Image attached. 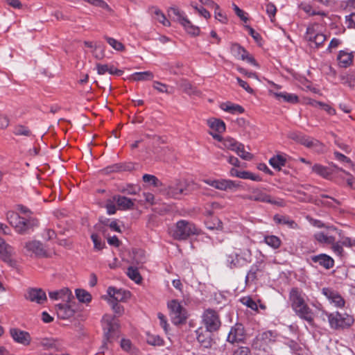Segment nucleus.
I'll return each instance as SVG.
<instances>
[{"label": "nucleus", "instance_id": "nucleus-17", "mask_svg": "<svg viewBox=\"0 0 355 355\" xmlns=\"http://www.w3.org/2000/svg\"><path fill=\"white\" fill-rule=\"evenodd\" d=\"M212 333L213 331H209L202 327H200L196 331V338L201 347L205 348L211 347L213 343Z\"/></svg>", "mask_w": 355, "mask_h": 355}, {"label": "nucleus", "instance_id": "nucleus-60", "mask_svg": "<svg viewBox=\"0 0 355 355\" xmlns=\"http://www.w3.org/2000/svg\"><path fill=\"white\" fill-rule=\"evenodd\" d=\"M334 155L335 159L336 160L339 161L340 162L347 163V164H349L353 166L352 161L349 157L345 156V155L339 153L338 151H334Z\"/></svg>", "mask_w": 355, "mask_h": 355}, {"label": "nucleus", "instance_id": "nucleus-7", "mask_svg": "<svg viewBox=\"0 0 355 355\" xmlns=\"http://www.w3.org/2000/svg\"><path fill=\"white\" fill-rule=\"evenodd\" d=\"M10 223L15 230L21 234L28 233L30 230L38 225V220L32 216L23 217L18 214L11 216Z\"/></svg>", "mask_w": 355, "mask_h": 355}, {"label": "nucleus", "instance_id": "nucleus-15", "mask_svg": "<svg viewBox=\"0 0 355 355\" xmlns=\"http://www.w3.org/2000/svg\"><path fill=\"white\" fill-rule=\"evenodd\" d=\"M26 253L31 256L45 257L46 252L44 248L43 244L39 241H28L24 245Z\"/></svg>", "mask_w": 355, "mask_h": 355}, {"label": "nucleus", "instance_id": "nucleus-2", "mask_svg": "<svg viewBox=\"0 0 355 355\" xmlns=\"http://www.w3.org/2000/svg\"><path fill=\"white\" fill-rule=\"evenodd\" d=\"M103 340L102 347L108 349L119 336V323L114 315H105L102 318Z\"/></svg>", "mask_w": 355, "mask_h": 355}, {"label": "nucleus", "instance_id": "nucleus-18", "mask_svg": "<svg viewBox=\"0 0 355 355\" xmlns=\"http://www.w3.org/2000/svg\"><path fill=\"white\" fill-rule=\"evenodd\" d=\"M10 334L12 339L17 343L27 346L31 343V337L30 334L27 331L17 328H12L10 330Z\"/></svg>", "mask_w": 355, "mask_h": 355}, {"label": "nucleus", "instance_id": "nucleus-51", "mask_svg": "<svg viewBox=\"0 0 355 355\" xmlns=\"http://www.w3.org/2000/svg\"><path fill=\"white\" fill-rule=\"evenodd\" d=\"M127 275L129 277L130 279H132L137 284H139L141 281V277L138 270L132 266L128 268Z\"/></svg>", "mask_w": 355, "mask_h": 355}, {"label": "nucleus", "instance_id": "nucleus-52", "mask_svg": "<svg viewBox=\"0 0 355 355\" xmlns=\"http://www.w3.org/2000/svg\"><path fill=\"white\" fill-rule=\"evenodd\" d=\"M205 225L207 229L211 230L222 229V223L217 218L205 221Z\"/></svg>", "mask_w": 355, "mask_h": 355}, {"label": "nucleus", "instance_id": "nucleus-19", "mask_svg": "<svg viewBox=\"0 0 355 355\" xmlns=\"http://www.w3.org/2000/svg\"><path fill=\"white\" fill-rule=\"evenodd\" d=\"M25 297L39 304H42L47 300L46 293L41 288H29Z\"/></svg>", "mask_w": 355, "mask_h": 355}, {"label": "nucleus", "instance_id": "nucleus-13", "mask_svg": "<svg viewBox=\"0 0 355 355\" xmlns=\"http://www.w3.org/2000/svg\"><path fill=\"white\" fill-rule=\"evenodd\" d=\"M322 295L328 300L330 304L337 308H342L345 304V301L339 293L332 288H323L321 291Z\"/></svg>", "mask_w": 355, "mask_h": 355}, {"label": "nucleus", "instance_id": "nucleus-63", "mask_svg": "<svg viewBox=\"0 0 355 355\" xmlns=\"http://www.w3.org/2000/svg\"><path fill=\"white\" fill-rule=\"evenodd\" d=\"M339 236L341 238L340 241L343 244V246H345L347 248L355 246V239L350 238L348 236H343V233L341 234V236Z\"/></svg>", "mask_w": 355, "mask_h": 355}, {"label": "nucleus", "instance_id": "nucleus-58", "mask_svg": "<svg viewBox=\"0 0 355 355\" xmlns=\"http://www.w3.org/2000/svg\"><path fill=\"white\" fill-rule=\"evenodd\" d=\"M241 302H242L243 304L245 305L246 306H248V308H250L251 309H252L254 311L258 310V306H257V302L250 297H243L241 300Z\"/></svg>", "mask_w": 355, "mask_h": 355}, {"label": "nucleus", "instance_id": "nucleus-3", "mask_svg": "<svg viewBox=\"0 0 355 355\" xmlns=\"http://www.w3.org/2000/svg\"><path fill=\"white\" fill-rule=\"evenodd\" d=\"M304 38L310 49L318 50L323 47L327 36L323 33L321 25L314 22L307 26Z\"/></svg>", "mask_w": 355, "mask_h": 355}, {"label": "nucleus", "instance_id": "nucleus-9", "mask_svg": "<svg viewBox=\"0 0 355 355\" xmlns=\"http://www.w3.org/2000/svg\"><path fill=\"white\" fill-rule=\"evenodd\" d=\"M196 234H198V230L193 223L185 220H180L177 222L173 232L175 239L184 240L189 236Z\"/></svg>", "mask_w": 355, "mask_h": 355}, {"label": "nucleus", "instance_id": "nucleus-36", "mask_svg": "<svg viewBox=\"0 0 355 355\" xmlns=\"http://www.w3.org/2000/svg\"><path fill=\"white\" fill-rule=\"evenodd\" d=\"M232 54L239 60H243L248 52L243 46L237 43L232 44L230 48Z\"/></svg>", "mask_w": 355, "mask_h": 355}, {"label": "nucleus", "instance_id": "nucleus-14", "mask_svg": "<svg viewBox=\"0 0 355 355\" xmlns=\"http://www.w3.org/2000/svg\"><path fill=\"white\" fill-rule=\"evenodd\" d=\"M188 193V185L187 182L184 181H178L168 186L166 190L168 196L175 199L180 198L182 195H187Z\"/></svg>", "mask_w": 355, "mask_h": 355}, {"label": "nucleus", "instance_id": "nucleus-44", "mask_svg": "<svg viewBox=\"0 0 355 355\" xmlns=\"http://www.w3.org/2000/svg\"><path fill=\"white\" fill-rule=\"evenodd\" d=\"M153 17L165 26H169L171 25L170 21L166 19L164 14L158 8H154Z\"/></svg>", "mask_w": 355, "mask_h": 355}, {"label": "nucleus", "instance_id": "nucleus-53", "mask_svg": "<svg viewBox=\"0 0 355 355\" xmlns=\"http://www.w3.org/2000/svg\"><path fill=\"white\" fill-rule=\"evenodd\" d=\"M258 339L263 341L265 343L274 342L275 340V334L272 331H266L261 334Z\"/></svg>", "mask_w": 355, "mask_h": 355}, {"label": "nucleus", "instance_id": "nucleus-21", "mask_svg": "<svg viewBox=\"0 0 355 355\" xmlns=\"http://www.w3.org/2000/svg\"><path fill=\"white\" fill-rule=\"evenodd\" d=\"M244 338L245 335L243 326L241 324H236L231 328L227 340L230 343H234L241 342Z\"/></svg>", "mask_w": 355, "mask_h": 355}, {"label": "nucleus", "instance_id": "nucleus-20", "mask_svg": "<svg viewBox=\"0 0 355 355\" xmlns=\"http://www.w3.org/2000/svg\"><path fill=\"white\" fill-rule=\"evenodd\" d=\"M135 168V164L132 162L116 163L105 167L103 169L105 173H121L132 171Z\"/></svg>", "mask_w": 355, "mask_h": 355}, {"label": "nucleus", "instance_id": "nucleus-31", "mask_svg": "<svg viewBox=\"0 0 355 355\" xmlns=\"http://www.w3.org/2000/svg\"><path fill=\"white\" fill-rule=\"evenodd\" d=\"M220 108L225 112L231 114H241L244 112V108L242 106L230 102L223 103L220 105Z\"/></svg>", "mask_w": 355, "mask_h": 355}, {"label": "nucleus", "instance_id": "nucleus-4", "mask_svg": "<svg viewBox=\"0 0 355 355\" xmlns=\"http://www.w3.org/2000/svg\"><path fill=\"white\" fill-rule=\"evenodd\" d=\"M322 315L327 318L330 327L336 330L349 328L354 322V318L346 313H341L338 311L328 313L323 311Z\"/></svg>", "mask_w": 355, "mask_h": 355}, {"label": "nucleus", "instance_id": "nucleus-59", "mask_svg": "<svg viewBox=\"0 0 355 355\" xmlns=\"http://www.w3.org/2000/svg\"><path fill=\"white\" fill-rule=\"evenodd\" d=\"M157 318L159 320V325L163 328L165 333H168L169 324L168 323L166 317L162 313H157Z\"/></svg>", "mask_w": 355, "mask_h": 355}, {"label": "nucleus", "instance_id": "nucleus-27", "mask_svg": "<svg viewBox=\"0 0 355 355\" xmlns=\"http://www.w3.org/2000/svg\"><path fill=\"white\" fill-rule=\"evenodd\" d=\"M329 232H317L313 234V238L320 245H330L331 243H334L335 237L330 235Z\"/></svg>", "mask_w": 355, "mask_h": 355}, {"label": "nucleus", "instance_id": "nucleus-49", "mask_svg": "<svg viewBox=\"0 0 355 355\" xmlns=\"http://www.w3.org/2000/svg\"><path fill=\"white\" fill-rule=\"evenodd\" d=\"M330 245L331 249L332 252L339 257H342L344 255V249L343 244L340 241H336V239L334 241V243H331Z\"/></svg>", "mask_w": 355, "mask_h": 355}, {"label": "nucleus", "instance_id": "nucleus-29", "mask_svg": "<svg viewBox=\"0 0 355 355\" xmlns=\"http://www.w3.org/2000/svg\"><path fill=\"white\" fill-rule=\"evenodd\" d=\"M12 248L7 244L3 239L0 238V257L4 261L10 260Z\"/></svg>", "mask_w": 355, "mask_h": 355}, {"label": "nucleus", "instance_id": "nucleus-46", "mask_svg": "<svg viewBox=\"0 0 355 355\" xmlns=\"http://www.w3.org/2000/svg\"><path fill=\"white\" fill-rule=\"evenodd\" d=\"M13 133L17 136H32L31 130L27 126L23 125H17L14 128Z\"/></svg>", "mask_w": 355, "mask_h": 355}, {"label": "nucleus", "instance_id": "nucleus-28", "mask_svg": "<svg viewBox=\"0 0 355 355\" xmlns=\"http://www.w3.org/2000/svg\"><path fill=\"white\" fill-rule=\"evenodd\" d=\"M274 96L279 101L283 100L285 102L295 104L299 101L298 96L295 94L287 92H273Z\"/></svg>", "mask_w": 355, "mask_h": 355}, {"label": "nucleus", "instance_id": "nucleus-5", "mask_svg": "<svg viewBox=\"0 0 355 355\" xmlns=\"http://www.w3.org/2000/svg\"><path fill=\"white\" fill-rule=\"evenodd\" d=\"M251 261L252 252L248 248L236 249L233 254L226 256V265L231 269L243 267Z\"/></svg>", "mask_w": 355, "mask_h": 355}, {"label": "nucleus", "instance_id": "nucleus-8", "mask_svg": "<svg viewBox=\"0 0 355 355\" xmlns=\"http://www.w3.org/2000/svg\"><path fill=\"white\" fill-rule=\"evenodd\" d=\"M167 307L169 310V316L172 323L179 325L186 322L187 319V311L181 303L177 300H172L168 302Z\"/></svg>", "mask_w": 355, "mask_h": 355}, {"label": "nucleus", "instance_id": "nucleus-30", "mask_svg": "<svg viewBox=\"0 0 355 355\" xmlns=\"http://www.w3.org/2000/svg\"><path fill=\"white\" fill-rule=\"evenodd\" d=\"M114 200L116 202L117 205L122 209H129L133 207V201L127 197L122 196H114Z\"/></svg>", "mask_w": 355, "mask_h": 355}, {"label": "nucleus", "instance_id": "nucleus-22", "mask_svg": "<svg viewBox=\"0 0 355 355\" xmlns=\"http://www.w3.org/2000/svg\"><path fill=\"white\" fill-rule=\"evenodd\" d=\"M354 53L348 49L340 50L337 55L338 65L343 68H347L352 65L354 60Z\"/></svg>", "mask_w": 355, "mask_h": 355}, {"label": "nucleus", "instance_id": "nucleus-32", "mask_svg": "<svg viewBox=\"0 0 355 355\" xmlns=\"http://www.w3.org/2000/svg\"><path fill=\"white\" fill-rule=\"evenodd\" d=\"M286 159L283 155H277L269 159V164L276 170L280 171L282 166H284Z\"/></svg>", "mask_w": 355, "mask_h": 355}, {"label": "nucleus", "instance_id": "nucleus-55", "mask_svg": "<svg viewBox=\"0 0 355 355\" xmlns=\"http://www.w3.org/2000/svg\"><path fill=\"white\" fill-rule=\"evenodd\" d=\"M153 88L160 93L171 94V89H169V86L159 81L153 82Z\"/></svg>", "mask_w": 355, "mask_h": 355}, {"label": "nucleus", "instance_id": "nucleus-12", "mask_svg": "<svg viewBox=\"0 0 355 355\" xmlns=\"http://www.w3.org/2000/svg\"><path fill=\"white\" fill-rule=\"evenodd\" d=\"M171 10L173 15L178 17V20L180 24L184 26L189 34L194 36L199 34V28L198 26H193L191 22L187 18L183 12H181L179 9L175 8H171Z\"/></svg>", "mask_w": 355, "mask_h": 355}, {"label": "nucleus", "instance_id": "nucleus-6", "mask_svg": "<svg viewBox=\"0 0 355 355\" xmlns=\"http://www.w3.org/2000/svg\"><path fill=\"white\" fill-rule=\"evenodd\" d=\"M244 200H253L260 202H266L271 205L284 207V202L282 199H272L271 196L264 191L263 188H251L249 189V193L242 196Z\"/></svg>", "mask_w": 355, "mask_h": 355}, {"label": "nucleus", "instance_id": "nucleus-34", "mask_svg": "<svg viewBox=\"0 0 355 355\" xmlns=\"http://www.w3.org/2000/svg\"><path fill=\"white\" fill-rule=\"evenodd\" d=\"M311 169L313 173L326 179H328L332 174V171L329 168L319 164L312 166Z\"/></svg>", "mask_w": 355, "mask_h": 355}, {"label": "nucleus", "instance_id": "nucleus-62", "mask_svg": "<svg viewBox=\"0 0 355 355\" xmlns=\"http://www.w3.org/2000/svg\"><path fill=\"white\" fill-rule=\"evenodd\" d=\"M238 178L244 179V180H251L254 181H259L260 178L259 176L254 175L253 173L248 171H242L239 175H238Z\"/></svg>", "mask_w": 355, "mask_h": 355}, {"label": "nucleus", "instance_id": "nucleus-26", "mask_svg": "<svg viewBox=\"0 0 355 355\" xmlns=\"http://www.w3.org/2000/svg\"><path fill=\"white\" fill-rule=\"evenodd\" d=\"M49 296L53 300H62L64 302H68L71 297H73L71 291L66 288L58 291H49Z\"/></svg>", "mask_w": 355, "mask_h": 355}, {"label": "nucleus", "instance_id": "nucleus-37", "mask_svg": "<svg viewBox=\"0 0 355 355\" xmlns=\"http://www.w3.org/2000/svg\"><path fill=\"white\" fill-rule=\"evenodd\" d=\"M263 241L265 243H266L268 246L271 247L274 250L278 249L281 244L282 241L281 239L275 235H266L263 238Z\"/></svg>", "mask_w": 355, "mask_h": 355}, {"label": "nucleus", "instance_id": "nucleus-64", "mask_svg": "<svg viewBox=\"0 0 355 355\" xmlns=\"http://www.w3.org/2000/svg\"><path fill=\"white\" fill-rule=\"evenodd\" d=\"M236 81L240 87H241L243 89H245L249 94H254V90L251 88L247 82L243 80L239 77H236Z\"/></svg>", "mask_w": 355, "mask_h": 355}, {"label": "nucleus", "instance_id": "nucleus-42", "mask_svg": "<svg viewBox=\"0 0 355 355\" xmlns=\"http://www.w3.org/2000/svg\"><path fill=\"white\" fill-rule=\"evenodd\" d=\"M208 125L210 128L218 132H222L225 130V123L216 119H211L208 121Z\"/></svg>", "mask_w": 355, "mask_h": 355}, {"label": "nucleus", "instance_id": "nucleus-16", "mask_svg": "<svg viewBox=\"0 0 355 355\" xmlns=\"http://www.w3.org/2000/svg\"><path fill=\"white\" fill-rule=\"evenodd\" d=\"M55 311L59 318L67 320L73 316L75 309L70 300L65 303H60L55 305Z\"/></svg>", "mask_w": 355, "mask_h": 355}, {"label": "nucleus", "instance_id": "nucleus-39", "mask_svg": "<svg viewBox=\"0 0 355 355\" xmlns=\"http://www.w3.org/2000/svg\"><path fill=\"white\" fill-rule=\"evenodd\" d=\"M153 78L154 75L150 71L135 72L132 75V79L135 81L150 80Z\"/></svg>", "mask_w": 355, "mask_h": 355}, {"label": "nucleus", "instance_id": "nucleus-25", "mask_svg": "<svg viewBox=\"0 0 355 355\" xmlns=\"http://www.w3.org/2000/svg\"><path fill=\"white\" fill-rule=\"evenodd\" d=\"M229 148L244 160H250L252 155L244 149V145L235 141H230Z\"/></svg>", "mask_w": 355, "mask_h": 355}, {"label": "nucleus", "instance_id": "nucleus-41", "mask_svg": "<svg viewBox=\"0 0 355 355\" xmlns=\"http://www.w3.org/2000/svg\"><path fill=\"white\" fill-rule=\"evenodd\" d=\"M119 191L127 195H135L140 191V187L137 184H128L121 186Z\"/></svg>", "mask_w": 355, "mask_h": 355}, {"label": "nucleus", "instance_id": "nucleus-10", "mask_svg": "<svg viewBox=\"0 0 355 355\" xmlns=\"http://www.w3.org/2000/svg\"><path fill=\"white\" fill-rule=\"evenodd\" d=\"M202 323L208 331H217L221 326L218 313L212 309H205L202 315Z\"/></svg>", "mask_w": 355, "mask_h": 355}, {"label": "nucleus", "instance_id": "nucleus-33", "mask_svg": "<svg viewBox=\"0 0 355 355\" xmlns=\"http://www.w3.org/2000/svg\"><path fill=\"white\" fill-rule=\"evenodd\" d=\"M108 295L112 298V300H114L116 302L122 301L125 299L126 295V292L121 289H116L114 287H109L107 291Z\"/></svg>", "mask_w": 355, "mask_h": 355}, {"label": "nucleus", "instance_id": "nucleus-38", "mask_svg": "<svg viewBox=\"0 0 355 355\" xmlns=\"http://www.w3.org/2000/svg\"><path fill=\"white\" fill-rule=\"evenodd\" d=\"M260 265H261L260 263L257 262L250 266V268L249 271L248 272L246 277H245L246 282H253L255 279H257V274L258 272H259L261 270Z\"/></svg>", "mask_w": 355, "mask_h": 355}, {"label": "nucleus", "instance_id": "nucleus-24", "mask_svg": "<svg viewBox=\"0 0 355 355\" xmlns=\"http://www.w3.org/2000/svg\"><path fill=\"white\" fill-rule=\"evenodd\" d=\"M299 141L302 145L313 148L317 153H322L324 150V145L318 140L307 136H301Z\"/></svg>", "mask_w": 355, "mask_h": 355}, {"label": "nucleus", "instance_id": "nucleus-35", "mask_svg": "<svg viewBox=\"0 0 355 355\" xmlns=\"http://www.w3.org/2000/svg\"><path fill=\"white\" fill-rule=\"evenodd\" d=\"M273 219L276 223L287 225L292 229H295L297 227L295 222L286 216L276 214L274 216Z\"/></svg>", "mask_w": 355, "mask_h": 355}, {"label": "nucleus", "instance_id": "nucleus-48", "mask_svg": "<svg viewBox=\"0 0 355 355\" xmlns=\"http://www.w3.org/2000/svg\"><path fill=\"white\" fill-rule=\"evenodd\" d=\"M142 180L144 182L148 183L150 185L155 187H159L162 185L159 180L153 175L144 174L142 177Z\"/></svg>", "mask_w": 355, "mask_h": 355}, {"label": "nucleus", "instance_id": "nucleus-61", "mask_svg": "<svg viewBox=\"0 0 355 355\" xmlns=\"http://www.w3.org/2000/svg\"><path fill=\"white\" fill-rule=\"evenodd\" d=\"M192 8L195 9L201 16L204 17L206 19H208L210 17V13L209 11H207L204 7L202 6H198L196 3H192L191 4Z\"/></svg>", "mask_w": 355, "mask_h": 355}, {"label": "nucleus", "instance_id": "nucleus-56", "mask_svg": "<svg viewBox=\"0 0 355 355\" xmlns=\"http://www.w3.org/2000/svg\"><path fill=\"white\" fill-rule=\"evenodd\" d=\"M91 239L93 241L95 250H101L105 247V243L101 241V238L97 234H92L91 235Z\"/></svg>", "mask_w": 355, "mask_h": 355}, {"label": "nucleus", "instance_id": "nucleus-11", "mask_svg": "<svg viewBox=\"0 0 355 355\" xmlns=\"http://www.w3.org/2000/svg\"><path fill=\"white\" fill-rule=\"evenodd\" d=\"M204 182L207 184L220 191H234L239 187V184H237L236 182L231 180L206 179Z\"/></svg>", "mask_w": 355, "mask_h": 355}, {"label": "nucleus", "instance_id": "nucleus-40", "mask_svg": "<svg viewBox=\"0 0 355 355\" xmlns=\"http://www.w3.org/2000/svg\"><path fill=\"white\" fill-rule=\"evenodd\" d=\"M40 345L44 349H58L59 344L57 340L53 338H45L40 341Z\"/></svg>", "mask_w": 355, "mask_h": 355}, {"label": "nucleus", "instance_id": "nucleus-57", "mask_svg": "<svg viewBox=\"0 0 355 355\" xmlns=\"http://www.w3.org/2000/svg\"><path fill=\"white\" fill-rule=\"evenodd\" d=\"M250 349L246 346H234L232 355H250Z\"/></svg>", "mask_w": 355, "mask_h": 355}, {"label": "nucleus", "instance_id": "nucleus-54", "mask_svg": "<svg viewBox=\"0 0 355 355\" xmlns=\"http://www.w3.org/2000/svg\"><path fill=\"white\" fill-rule=\"evenodd\" d=\"M105 39L106 40L107 42L115 50L118 51H121L124 49L123 44L119 42L118 40H115L114 38L105 36Z\"/></svg>", "mask_w": 355, "mask_h": 355}, {"label": "nucleus", "instance_id": "nucleus-43", "mask_svg": "<svg viewBox=\"0 0 355 355\" xmlns=\"http://www.w3.org/2000/svg\"><path fill=\"white\" fill-rule=\"evenodd\" d=\"M76 296L80 302H89L92 300V295L87 291L81 288L76 289Z\"/></svg>", "mask_w": 355, "mask_h": 355}, {"label": "nucleus", "instance_id": "nucleus-23", "mask_svg": "<svg viewBox=\"0 0 355 355\" xmlns=\"http://www.w3.org/2000/svg\"><path fill=\"white\" fill-rule=\"evenodd\" d=\"M311 260L314 263H318L320 266L329 270L334 266V259L327 254H319L311 257Z\"/></svg>", "mask_w": 355, "mask_h": 355}, {"label": "nucleus", "instance_id": "nucleus-45", "mask_svg": "<svg viewBox=\"0 0 355 355\" xmlns=\"http://www.w3.org/2000/svg\"><path fill=\"white\" fill-rule=\"evenodd\" d=\"M146 341L149 345L153 346L164 345L163 339L159 335L156 334H147Z\"/></svg>", "mask_w": 355, "mask_h": 355}, {"label": "nucleus", "instance_id": "nucleus-1", "mask_svg": "<svg viewBox=\"0 0 355 355\" xmlns=\"http://www.w3.org/2000/svg\"><path fill=\"white\" fill-rule=\"evenodd\" d=\"M289 300L291 308L295 314L300 318L306 320L310 325H313L314 313L297 288H293L291 291Z\"/></svg>", "mask_w": 355, "mask_h": 355}, {"label": "nucleus", "instance_id": "nucleus-47", "mask_svg": "<svg viewBox=\"0 0 355 355\" xmlns=\"http://www.w3.org/2000/svg\"><path fill=\"white\" fill-rule=\"evenodd\" d=\"M301 8L303 11H304L306 13L309 14V15H320V16H326V13L324 11L322 10H316L313 6L311 4H304L302 5Z\"/></svg>", "mask_w": 355, "mask_h": 355}, {"label": "nucleus", "instance_id": "nucleus-50", "mask_svg": "<svg viewBox=\"0 0 355 355\" xmlns=\"http://www.w3.org/2000/svg\"><path fill=\"white\" fill-rule=\"evenodd\" d=\"M313 225L318 228H326L327 231L336 232L339 236H341L343 232L341 230H338L336 227L334 225H327L325 223L319 220H315L313 222Z\"/></svg>", "mask_w": 355, "mask_h": 355}]
</instances>
